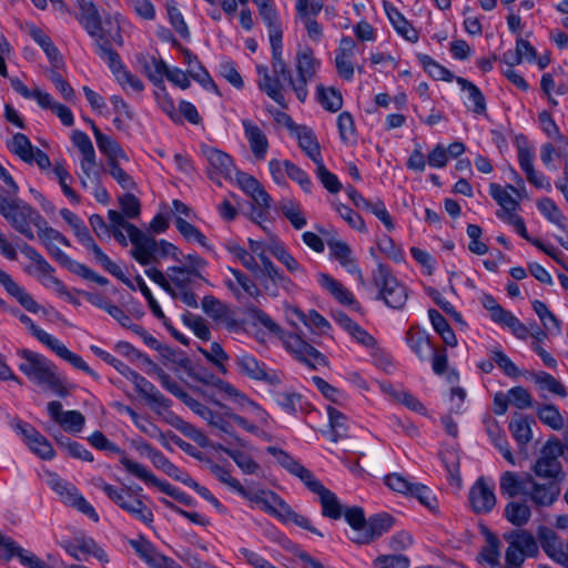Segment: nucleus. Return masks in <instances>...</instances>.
I'll use <instances>...</instances> for the list:
<instances>
[{
  "instance_id": "obj_1",
  "label": "nucleus",
  "mask_w": 568,
  "mask_h": 568,
  "mask_svg": "<svg viewBox=\"0 0 568 568\" xmlns=\"http://www.w3.org/2000/svg\"><path fill=\"white\" fill-rule=\"evenodd\" d=\"M125 215L115 210H109V227L110 231L115 229H124L130 242L132 243L131 255L141 265L146 266L159 263L161 258H178V247L172 243L160 240L156 241L125 220Z\"/></svg>"
},
{
  "instance_id": "obj_63",
  "label": "nucleus",
  "mask_w": 568,
  "mask_h": 568,
  "mask_svg": "<svg viewBox=\"0 0 568 568\" xmlns=\"http://www.w3.org/2000/svg\"><path fill=\"white\" fill-rule=\"evenodd\" d=\"M537 207L540 213L551 223L564 229L565 216L557 204L549 197H542L537 201Z\"/></svg>"
},
{
  "instance_id": "obj_50",
  "label": "nucleus",
  "mask_w": 568,
  "mask_h": 568,
  "mask_svg": "<svg viewBox=\"0 0 568 568\" xmlns=\"http://www.w3.org/2000/svg\"><path fill=\"white\" fill-rule=\"evenodd\" d=\"M258 14L268 29L270 41L282 39L283 31L274 6L271 4L258 9Z\"/></svg>"
},
{
  "instance_id": "obj_35",
  "label": "nucleus",
  "mask_w": 568,
  "mask_h": 568,
  "mask_svg": "<svg viewBox=\"0 0 568 568\" xmlns=\"http://www.w3.org/2000/svg\"><path fill=\"white\" fill-rule=\"evenodd\" d=\"M428 316L434 329L442 337L443 342L449 347H455L457 345V337L446 318L434 308L428 311Z\"/></svg>"
},
{
  "instance_id": "obj_43",
  "label": "nucleus",
  "mask_w": 568,
  "mask_h": 568,
  "mask_svg": "<svg viewBox=\"0 0 568 568\" xmlns=\"http://www.w3.org/2000/svg\"><path fill=\"white\" fill-rule=\"evenodd\" d=\"M328 247L332 256L336 258L343 266L351 267L349 271L355 270L358 273L361 281L363 282V275L357 268L354 258L352 257V251L349 246L343 241H328Z\"/></svg>"
},
{
  "instance_id": "obj_30",
  "label": "nucleus",
  "mask_w": 568,
  "mask_h": 568,
  "mask_svg": "<svg viewBox=\"0 0 568 568\" xmlns=\"http://www.w3.org/2000/svg\"><path fill=\"white\" fill-rule=\"evenodd\" d=\"M478 559L486 562L489 568H506V560L500 561V540L495 534L487 532L486 545L481 548Z\"/></svg>"
},
{
  "instance_id": "obj_64",
  "label": "nucleus",
  "mask_w": 568,
  "mask_h": 568,
  "mask_svg": "<svg viewBox=\"0 0 568 568\" xmlns=\"http://www.w3.org/2000/svg\"><path fill=\"white\" fill-rule=\"evenodd\" d=\"M142 65L149 79L155 84L162 82L164 73L168 71L166 64L155 57H144L142 59Z\"/></svg>"
},
{
  "instance_id": "obj_25",
  "label": "nucleus",
  "mask_w": 568,
  "mask_h": 568,
  "mask_svg": "<svg viewBox=\"0 0 568 568\" xmlns=\"http://www.w3.org/2000/svg\"><path fill=\"white\" fill-rule=\"evenodd\" d=\"M0 283L28 312L37 313L40 310L39 304L33 300V297L2 270H0Z\"/></svg>"
},
{
  "instance_id": "obj_57",
  "label": "nucleus",
  "mask_w": 568,
  "mask_h": 568,
  "mask_svg": "<svg viewBox=\"0 0 568 568\" xmlns=\"http://www.w3.org/2000/svg\"><path fill=\"white\" fill-rule=\"evenodd\" d=\"M327 414L329 419V426L332 429L331 440L337 442L339 438L347 436L346 416L334 408L333 406L327 407Z\"/></svg>"
},
{
  "instance_id": "obj_22",
  "label": "nucleus",
  "mask_w": 568,
  "mask_h": 568,
  "mask_svg": "<svg viewBox=\"0 0 568 568\" xmlns=\"http://www.w3.org/2000/svg\"><path fill=\"white\" fill-rule=\"evenodd\" d=\"M257 74L260 75L258 88L264 91L272 100L282 108H286L284 94L282 93L281 75L272 77L267 67L257 65Z\"/></svg>"
},
{
  "instance_id": "obj_6",
  "label": "nucleus",
  "mask_w": 568,
  "mask_h": 568,
  "mask_svg": "<svg viewBox=\"0 0 568 568\" xmlns=\"http://www.w3.org/2000/svg\"><path fill=\"white\" fill-rule=\"evenodd\" d=\"M374 285L378 288V296L387 306L402 310L407 300V288L393 275L390 268L379 263L372 273Z\"/></svg>"
},
{
  "instance_id": "obj_27",
  "label": "nucleus",
  "mask_w": 568,
  "mask_h": 568,
  "mask_svg": "<svg viewBox=\"0 0 568 568\" xmlns=\"http://www.w3.org/2000/svg\"><path fill=\"white\" fill-rule=\"evenodd\" d=\"M0 542L4 546V551H1L2 555H6L4 558L17 556L20 562L28 568H51L34 554L17 545L12 539H0Z\"/></svg>"
},
{
  "instance_id": "obj_9",
  "label": "nucleus",
  "mask_w": 568,
  "mask_h": 568,
  "mask_svg": "<svg viewBox=\"0 0 568 568\" xmlns=\"http://www.w3.org/2000/svg\"><path fill=\"white\" fill-rule=\"evenodd\" d=\"M48 485L58 494L63 504L77 508L93 521H99V515L93 506L81 494H79L73 484L63 480L55 474H52L49 476Z\"/></svg>"
},
{
  "instance_id": "obj_59",
  "label": "nucleus",
  "mask_w": 568,
  "mask_h": 568,
  "mask_svg": "<svg viewBox=\"0 0 568 568\" xmlns=\"http://www.w3.org/2000/svg\"><path fill=\"white\" fill-rule=\"evenodd\" d=\"M38 236L47 247L48 244L58 242L64 246H70L69 240L59 231L48 225V222L41 216V223H37Z\"/></svg>"
},
{
  "instance_id": "obj_37",
  "label": "nucleus",
  "mask_w": 568,
  "mask_h": 568,
  "mask_svg": "<svg viewBox=\"0 0 568 568\" xmlns=\"http://www.w3.org/2000/svg\"><path fill=\"white\" fill-rule=\"evenodd\" d=\"M48 347L52 352H54L59 357L69 362L73 367L83 371L89 375H94V372L82 359V357L68 349L67 346L63 343H61L58 338L54 337L52 342L48 345Z\"/></svg>"
},
{
  "instance_id": "obj_60",
  "label": "nucleus",
  "mask_w": 568,
  "mask_h": 568,
  "mask_svg": "<svg viewBox=\"0 0 568 568\" xmlns=\"http://www.w3.org/2000/svg\"><path fill=\"white\" fill-rule=\"evenodd\" d=\"M280 210L294 229L301 230L306 225V219L301 211L300 204L294 201L283 200L280 204Z\"/></svg>"
},
{
  "instance_id": "obj_13",
  "label": "nucleus",
  "mask_w": 568,
  "mask_h": 568,
  "mask_svg": "<svg viewBox=\"0 0 568 568\" xmlns=\"http://www.w3.org/2000/svg\"><path fill=\"white\" fill-rule=\"evenodd\" d=\"M248 402V398L232 384L215 379V408H220V414L224 415L225 410H239Z\"/></svg>"
},
{
  "instance_id": "obj_51",
  "label": "nucleus",
  "mask_w": 568,
  "mask_h": 568,
  "mask_svg": "<svg viewBox=\"0 0 568 568\" xmlns=\"http://www.w3.org/2000/svg\"><path fill=\"white\" fill-rule=\"evenodd\" d=\"M317 100L329 112H337L343 105V98L339 91L334 88L326 89L322 84L317 87Z\"/></svg>"
},
{
  "instance_id": "obj_17",
  "label": "nucleus",
  "mask_w": 568,
  "mask_h": 568,
  "mask_svg": "<svg viewBox=\"0 0 568 568\" xmlns=\"http://www.w3.org/2000/svg\"><path fill=\"white\" fill-rule=\"evenodd\" d=\"M244 498L278 519L287 505L277 494L265 489H248Z\"/></svg>"
},
{
  "instance_id": "obj_14",
  "label": "nucleus",
  "mask_w": 568,
  "mask_h": 568,
  "mask_svg": "<svg viewBox=\"0 0 568 568\" xmlns=\"http://www.w3.org/2000/svg\"><path fill=\"white\" fill-rule=\"evenodd\" d=\"M63 548L79 561L87 560L88 556H93L101 562H109L106 552L91 537L75 538L73 541L64 542Z\"/></svg>"
},
{
  "instance_id": "obj_41",
  "label": "nucleus",
  "mask_w": 568,
  "mask_h": 568,
  "mask_svg": "<svg viewBox=\"0 0 568 568\" xmlns=\"http://www.w3.org/2000/svg\"><path fill=\"white\" fill-rule=\"evenodd\" d=\"M509 189L513 192H517V190L513 185H508L506 189L501 187L499 184L491 183L489 185V193L491 197L503 207L506 213L511 214L519 206L518 202L510 195L508 192Z\"/></svg>"
},
{
  "instance_id": "obj_54",
  "label": "nucleus",
  "mask_w": 568,
  "mask_h": 568,
  "mask_svg": "<svg viewBox=\"0 0 568 568\" xmlns=\"http://www.w3.org/2000/svg\"><path fill=\"white\" fill-rule=\"evenodd\" d=\"M87 251L93 254L95 261L103 267L104 271L115 276L119 280L123 278V272L118 264H115L93 241L85 247Z\"/></svg>"
},
{
  "instance_id": "obj_18",
  "label": "nucleus",
  "mask_w": 568,
  "mask_h": 568,
  "mask_svg": "<svg viewBox=\"0 0 568 568\" xmlns=\"http://www.w3.org/2000/svg\"><path fill=\"white\" fill-rule=\"evenodd\" d=\"M527 481L529 483L528 487H530V489H528V494L526 495L539 507L551 506L560 494L558 481L550 480L547 484H539L531 475H527Z\"/></svg>"
},
{
  "instance_id": "obj_36",
  "label": "nucleus",
  "mask_w": 568,
  "mask_h": 568,
  "mask_svg": "<svg viewBox=\"0 0 568 568\" xmlns=\"http://www.w3.org/2000/svg\"><path fill=\"white\" fill-rule=\"evenodd\" d=\"M287 314L288 316L295 315L305 326L316 331L320 334L326 333V331L331 327L327 320L316 311H310L307 314H305L297 307H290Z\"/></svg>"
},
{
  "instance_id": "obj_23",
  "label": "nucleus",
  "mask_w": 568,
  "mask_h": 568,
  "mask_svg": "<svg viewBox=\"0 0 568 568\" xmlns=\"http://www.w3.org/2000/svg\"><path fill=\"white\" fill-rule=\"evenodd\" d=\"M245 138L250 144L253 155L257 160H264L268 150V140L264 132L251 120L242 121Z\"/></svg>"
},
{
  "instance_id": "obj_61",
  "label": "nucleus",
  "mask_w": 568,
  "mask_h": 568,
  "mask_svg": "<svg viewBox=\"0 0 568 568\" xmlns=\"http://www.w3.org/2000/svg\"><path fill=\"white\" fill-rule=\"evenodd\" d=\"M31 37L42 48L48 59L58 67L61 62V58L51 39L41 29L37 28L31 30Z\"/></svg>"
},
{
  "instance_id": "obj_46",
  "label": "nucleus",
  "mask_w": 568,
  "mask_h": 568,
  "mask_svg": "<svg viewBox=\"0 0 568 568\" xmlns=\"http://www.w3.org/2000/svg\"><path fill=\"white\" fill-rule=\"evenodd\" d=\"M320 67V61L314 58L312 49H306L296 54V71L297 75L303 78L313 79Z\"/></svg>"
},
{
  "instance_id": "obj_38",
  "label": "nucleus",
  "mask_w": 568,
  "mask_h": 568,
  "mask_svg": "<svg viewBox=\"0 0 568 568\" xmlns=\"http://www.w3.org/2000/svg\"><path fill=\"white\" fill-rule=\"evenodd\" d=\"M509 430L520 449H524L532 439V430L527 417H513L509 422Z\"/></svg>"
},
{
  "instance_id": "obj_56",
  "label": "nucleus",
  "mask_w": 568,
  "mask_h": 568,
  "mask_svg": "<svg viewBox=\"0 0 568 568\" xmlns=\"http://www.w3.org/2000/svg\"><path fill=\"white\" fill-rule=\"evenodd\" d=\"M166 274L170 280V285H174L176 291L187 288L195 278H199L194 275L193 271H189V268L183 265L169 267Z\"/></svg>"
},
{
  "instance_id": "obj_62",
  "label": "nucleus",
  "mask_w": 568,
  "mask_h": 568,
  "mask_svg": "<svg viewBox=\"0 0 568 568\" xmlns=\"http://www.w3.org/2000/svg\"><path fill=\"white\" fill-rule=\"evenodd\" d=\"M419 62L423 64L424 70L435 80H444V81H452L456 79L454 74L443 67L442 64L437 63L434 59H432L427 54H422L418 57Z\"/></svg>"
},
{
  "instance_id": "obj_28",
  "label": "nucleus",
  "mask_w": 568,
  "mask_h": 568,
  "mask_svg": "<svg viewBox=\"0 0 568 568\" xmlns=\"http://www.w3.org/2000/svg\"><path fill=\"white\" fill-rule=\"evenodd\" d=\"M0 542L4 546V551H1L2 555H6L4 558L17 556L20 562L28 568H51L34 554L17 545L12 539H0Z\"/></svg>"
},
{
  "instance_id": "obj_15",
  "label": "nucleus",
  "mask_w": 568,
  "mask_h": 568,
  "mask_svg": "<svg viewBox=\"0 0 568 568\" xmlns=\"http://www.w3.org/2000/svg\"><path fill=\"white\" fill-rule=\"evenodd\" d=\"M50 417L65 432L80 433L84 426L85 418L79 410H62V404L58 400L48 403Z\"/></svg>"
},
{
  "instance_id": "obj_5",
  "label": "nucleus",
  "mask_w": 568,
  "mask_h": 568,
  "mask_svg": "<svg viewBox=\"0 0 568 568\" xmlns=\"http://www.w3.org/2000/svg\"><path fill=\"white\" fill-rule=\"evenodd\" d=\"M503 539L507 542L504 554L506 568H523L527 559L539 555L537 538L526 529H513L505 532Z\"/></svg>"
},
{
  "instance_id": "obj_2",
  "label": "nucleus",
  "mask_w": 568,
  "mask_h": 568,
  "mask_svg": "<svg viewBox=\"0 0 568 568\" xmlns=\"http://www.w3.org/2000/svg\"><path fill=\"white\" fill-rule=\"evenodd\" d=\"M244 314L252 324L255 325L260 323L268 332L280 336L286 349L300 362L304 363L312 369H316L317 366H326L328 364L325 355L308 344L300 334L285 333L264 311L250 305L245 307Z\"/></svg>"
},
{
  "instance_id": "obj_26",
  "label": "nucleus",
  "mask_w": 568,
  "mask_h": 568,
  "mask_svg": "<svg viewBox=\"0 0 568 568\" xmlns=\"http://www.w3.org/2000/svg\"><path fill=\"white\" fill-rule=\"evenodd\" d=\"M406 341L420 361L429 359L430 352L435 346L432 345L429 335L425 331L418 326H412L406 334Z\"/></svg>"
},
{
  "instance_id": "obj_12",
  "label": "nucleus",
  "mask_w": 568,
  "mask_h": 568,
  "mask_svg": "<svg viewBox=\"0 0 568 568\" xmlns=\"http://www.w3.org/2000/svg\"><path fill=\"white\" fill-rule=\"evenodd\" d=\"M123 467L132 476L141 479L145 484L156 486L162 493L173 497L180 503L187 504L189 496L168 481L159 480L145 466L130 458H123Z\"/></svg>"
},
{
  "instance_id": "obj_58",
  "label": "nucleus",
  "mask_w": 568,
  "mask_h": 568,
  "mask_svg": "<svg viewBox=\"0 0 568 568\" xmlns=\"http://www.w3.org/2000/svg\"><path fill=\"white\" fill-rule=\"evenodd\" d=\"M394 525V518L386 513L377 514L367 519L366 527L369 530L373 539L379 538L383 534L387 532Z\"/></svg>"
},
{
  "instance_id": "obj_34",
  "label": "nucleus",
  "mask_w": 568,
  "mask_h": 568,
  "mask_svg": "<svg viewBox=\"0 0 568 568\" xmlns=\"http://www.w3.org/2000/svg\"><path fill=\"white\" fill-rule=\"evenodd\" d=\"M95 43L99 57L108 63L110 70L116 78L125 69L120 55L111 48L110 40L105 36H99V38L95 39Z\"/></svg>"
},
{
  "instance_id": "obj_3",
  "label": "nucleus",
  "mask_w": 568,
  "mask_h": 568,
  "mask_svg": "<svg viewBox=\"0 0 568 568\" xmlns=\"http://www.w3.org/2000/svg\"><path fill=\"white\" fill-rule=\"evenodd\" d=\"M17 354L22 359L19 369L30 382L51 390L60 397L69 395L67 381L61 376L54 363L44 355L27 348L19 349Z\"/></svg>"
},
{
  "instance_id": "obj_29",
  "label": "nucleus",
  "mask_w": 568,
  "mask_h": 568,
  "mask_svg": "<svg viewBox=\"0 0 568 568\" xmlns=\"http://www.w3.org/2000/svg\"><path fill=\"white\" fill-rule=\"evenodd\" d=\"M267 251L281 262L286 270L293 275H303L304 267L296 261V258L286 250L284 244L276 239H272L267 244Z\"/></svg>"
},
{
  "instance_id": "obj_16",
  "label": "nucleus",
  "mask_w": 568,
  "mask_h": 568,
  "mask_svg": "<svg viewBox=\"0 0 568 568\" xmlns=\"http://www.w3.org/2000/svg\"><path fill=\"white\" fill-rule=\"evenodd\" d=\"M17 429L23 436L24 443L28 447L42 459H52L54 457V449L49 440L34 427L27 423H19Z\"/></svg>"
},
{
  "instance_id": "obj_49",
  "label": "nucleus",
  "mask_w": 568,
  "mask_h": 568,
  "mask_svg": "<svg viewBox=\"0 0 568 568\" xmlns=\"http://www.w3.org/2000/svg\"><path fill=\"white\" fill-rule=\"evenodd\" d=\"M135 551L153 568H162L170 559L156 552L153 547L146 541H131Z\"/></svg>"
},
{
  "instance_id": "obj_32",
  "label": "nucleus",
  "mask_w": 568,
  "mask_h": 568,
  "mask_svg": "<svg viewBox=\"0 0 568 568\" xmlns=\"http://www.w3.org/2000/svg\"><path fill=\"white\" fill-rule=\"evenodd\" d=\"M293 135L297 139L298 146L314 163L322 160L320 143L312 129L302 125Z\"/></svg>"
},
{
  "instance_id": "obj_39",
  "label": "nucleus",
  "mask_w": 568,
  "mask_h": 568,
  "mask_svg": "<svg viewBox=\"0 0 568 568\" xmlns=\"http://www.w3.org/2000/svg\"><path fill=\"white\" fill-rule=\"evenodd\" d=\"M499 486L501 494L515 497L519 494H528L529 483L527 481V476L519 480L513 471H505L500 477Z\"/></svg>"
},
{
  "instance_id": "obj_31",
  "label": "nucleus",
  "mask_w": 568,
  "mask_h": 568,
  "mask_svg": "<svg viewBox=\"0 0 568 568\" xmlns=\"http://www.w3.org/2000/svg\"><path fill=\"white\" fill-rule=\"evenodd\" d=\"M384 9L390 23L400 36L413 43L418 41L419 37L417 30L410 26L405 17L393 4L384 2Z\"/></svg>"
},
{
  "instance_id": "obj_33",
  "label": "nucleus",
  "mask_w": 568,
  "mask_h": 568,
  "mask_svg": "<svg viewBox=\"0 0 568 568\" xmlns=\"http://www.w3.org/2000/svg\"><path fill=\"white\" fill-rule=\"evenodd\" d=\"M153 465L163 470L168 476L180 480L189 486L197 488L199 485L189 476V474L181 470L173 463H171L161 452L151 455Z\"/></svg>"
},
{
  "instance_id": "obj_42",
  "label": "nucleus",
  "mask_w": 568,
  "mask_h": 568,
  "mask_svg": "<svg viewBox=\"0 0 568 568\" xmlns=\"http://www.w3.org/2000/svg\"><path fill=\"white\" fill-rule=\"evenodd\" d=\"M456 82L463 91L468 92V100L473 102L471 111L476 114L486 113V99L479 88L465 78L457 77Z\"/></svg>"
},
{
  "instance_id": "obj_47",
  "label": "nucleus",
  "mask_w": 568,
  "mask_h": 568,
  "mask_svg": "<svg viewBox=\"0 0 568 568\" xmlns=\"http://www.w3.org/2000/svg\"><path fill=\"white\" fill-rule=\"evenodd\" d=\"M8 149L26 163H32L33 146L26 134L16 133L7 143Z\"/></svg>"
},
{
  "instance_id": "obj_40",
  "label": "nucleus",
  "mask_w": 568,
  "mask_h": 568,
  "mask_svg": "<svg viewBox=\"0 0 568 568\" xmlns=\"http://www.w3.org/2000/svg\"><path fill=\"white\" fill-rule=\"evenodd\" d=\"M320 498L322 506V515L331 519H339L343 515L342 505L338 501L337 496L324 487L320 493L316 494Z\"/></svg>"
},
{
  "instance_id": "obj_55",
  "label": "nucleus",
  "mask_w": 568,
  "mask_h": 568,
  "mask_svg": "<svg viewBox=\"0 0 568 568\" xmlns=\"http://www.w3.org/2000/svg\"><path fill=\"white\" fill-rule=\"evenodd\" d=\"M538 418L554 430H560L565 426L564 417L555 405H541L537 408Z\"/></svg>"
},
{
  "instance_id": "obj_8",
  "label": "nucleus",
  "mask_w": 568,
  "mask_h": 568,
  "mask_svg": "<svg viewBox=\"0 0 568 568\" xmlns=\"http://www.w3.org/2000/svg\"><path fill=\"white\" fill-rule=\"evenodd\" d=\"M12 227L29 240L34 239L30 224L41 223V214L27 202L20 199L10 200L6 211L1 214Z\"/></svg>"
},
{
  "instance_id": "obj_45",
  "label": "nucleus",
  "mask_w": 568,
  "mask_h": 568,
  "mask_svg": "<svg viewBox=\"0 0 568 568\" xmlns=\"http://www.w3.org/2000/svg\"><path fill=\"white\" fill-rule=\"evenodd\" d=\"M223 326L229 332H239L242 326L241 323L235 318V313L225 304L215 300V327Z\"/></svg>"
},
{
  "instance_id": "obj_10",
  "label": "nucleus",
  "mask_w": 568,
  "mask_h": 568,
  "mask_svg": "<svg viewBox=\"0 0 568 568\" xmlns=\"http://www.w3.org/2000/svg\"><path fill=\"white\" fill-rule=\"evenodd\" d=\"M261 286L268 296L277 297L280 290L287 294L296 291L295 283L286 276L270 258L263 261L260 271L255 275Z\"/></svg>"
},
{
  "instance_id": "obj_11",
  "label": "nucleus",
  "mask_w": 568,
  "mask_h": 568,
  "mask_svg": "<svg viewBox=\"0 0 568 568\" xmlns=\"http://www.w3.org/2000/svg\"><path fill=\"white\" fill-rule=\"evenodd\" d=\"M385 485L396 493L415 497L423 506L432 511H437L438 503L433 491L425 485L410 483L402 475L389 474L384 479Z\"/></svg>"
},
{
  "instance_id": "obj_24",
  "label": "nucleus",
  "mask_w": 568,
  "mask_h": 568,
  "mask_svg": "<svg viewBox=\"0 0 568 568\" xmlns=\"http://www.w3.org/2000/svg\"><path fill=\"white\" fill-rule=\"evenodd\" d=\"M134 385L135 390L143 396L150 405L158 407H168L169 400L156 389V387L138 372L129 378Z\"/></svg>"
},
{
  "instance_id": "obj_21",
  "label": "nucleus",
  "mask_w": 568,
  "mask_h": 568,
  "mask_svg": "<svg viewBox=\"0 0 568 568\" xmlns=\"http://www.w3.org/2000/svg\"><path fill=\"white\" fill-rule=\"evenodd\" d=\"M241 448V446L233 443H229V445L215 444V450L220 449L226 453L244 474L258 475L261 466Z\"/></svg>"
},
{
  "instance_id": "obj_52",
  "label": "nucleus",
  "mask_w": 568,
  "mask_h": 568,
  "mask_svg": "<svg viewBox=\"0 0 568 568\" xmlns=\"http://www.w3.org/2000/svg\"><path fill=\"white\" fill-rule=\"evenodd\" d=\"M537 536L538 544L540 542V546L546 551V554L558 561V558L562 551H558L559 542L557 534L551 528L541 526L537 530Z\"/></svg>"
},
{
  "instance_id": "obj_4",
  "label": "nucleus",
  "mask_w": 568,
  "mask_h": 568,
  "mask_svg": "<svg viewBox=\"0 0 568 568\" xmlns=\"http://www.w3.org/2000/svg\"><path fill=\"white\" fill-rule=\"evenodd\" d=\"M94 486L105 493V495L116 504L121 509L130 514L133 518L142 521L145 525H150L153 521V513L141 499V495L138 490L131 488H116L110 484H106L102 478L94 480Z\"/></svg>"
},
{
  "instance_id": "obj_53",
  "label": "nucleus",
  "mask_w": 568,
  "mask_h": 568,
  "mask_svg": "<svg viewBox=\"0 0 568 568\" xmlns=\"http://www.w3.org/2000/svg\"><path fill=\"white\" fill-rule=\"evenodd\" d=\"M532 308L547 332L550 334L560 333V321L548 310L545 303L540 301H534Z\"/></svg>"
},
{
  "instance_id": "obj_48",
  "label": "nucleus",
  "mask_w": 568,
  "mask_h": 568,
  "mask_svg": "<svg viewBox=\"0 0 568 568\" xmlns=\"http://www.w3.org/2000/svg\"><path fill=\"white\" fill-rule=\"evenodd\" d=\"M237 366L241 373L247 375L253 379H267V373L264 368V365H261L258 361L251 355L245 354L240 356L237 358Z\"/></svg>"
},
{
  "instance_id": "obj_19",
  "label": "nucleus",
  "mask_w": 568,
  "mask_h": 568,
  "mask_svg": "<svg viewBox=\"0 0 568 568\" xmlns=\"http://www.w3.org/2000/svg\"><path fill=\"white\" fill-rule=\"evenodd\" d=\"M469 503L477 514H487L496 505L494 489L489 487L486 480L480 477L469 490Z\"/></svg>"
},
{
  "instance_id": "obj_44",
  "label": "nucleus",
  "mask_w": 568,
  "mask_h": 568,
  "mask_svg": "<svg viewBox=\"0 0 568 568\" xmlns=\"http://www.w3.org/2000/svg\"><path fill=\"white\" fill-rule=\"evenodd\" d=\"M504 515L509 523L521 527L529 521L531 511L526 503L511 501L506 505Z\"/></svg>"
},
{
  "instance_id": "obj_7",
  "label": "nucleus",
  "mask_w": 568,
  "mask_h": 568,
  "mask_svg": "<svg viewBox=\"0 0 568 568\" xmlns=\"http://www.w3.org/2000/svg\"><path fill=\"white\" fill-rule=\"evenodd\" d=\"M567 447L558 438L548 439L540 449V455L534 463L532 473L544 479L560 481L564 477L562 465L559 460Z\"/></svg>"
},
{
  "instance_id": "obj_20",
  "label": "nucleus",
  "mask_w": 568,
  "mask_h": 568,
  "mask_svg": "<svg viewBox=\"0 0 568 568\" xmlns=\"http://www.w3.org/2000/svg\"><path fill=\"white\" fill-rule=\"evenodd\" d=\"M79 7L78 20L87 32L94 39L102 33L101 17L92 0H77Z\"/></svg>"
}]
</instances>
